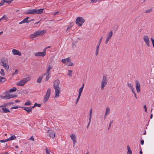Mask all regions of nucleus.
I'll use <instances>...</instances> for the list:
<instances>
[{"label":"nucleus","mask_w":154,"mask_h":154,"mask_svg":"<svg viewBox=\"0 0 154 154\" xmlns=\"http://www.w3.org/2000/svg\"><path fill=\"white\" fill-rule=\"evenodd\" d=\"M42 77L40 76L38 79L37 80V82L38 83H40L41 82L42 79Z\"/></svg>","instance_id":"obj_31"},{"label":"nucleus","mask_w":154,"mask_h":154,"mask_svg":"<svg viewBox=\"0 0 154 154\" xmlns=\"http://www.w3.org/2000/svg\"><path fill=\"white\" fill-rule=\"evenodd\" d=\"M151 39L152 44L153 47L154 48V39L152 37Z\"/></svg>","instance_id":"obj_42"},{"label":"nucleus","mask_w":154,"mask_h":154,"mask_svg":"<svg viewBox=\"0 0 154 154\" xmlns=\"http://www.w3.org/2000/svg\"><path fill=\"white\" fill-rule=\"evenodd\" d=\"M102 38H103V37H102L101 38H100V40H99V41L98 42V45H100V44L101 43V41H102Z\"/></svg>","instance_id":"obj_47"},{"label":"nucleus","mask_w":154,"mask_h":154,"mask_svg":"<svg viewBox=\"0 0 154 154\" xmlns=\"http://www.w3.org/2000/svg\"><path fill=\"white\" fill-rule=\"evenodd\" d=\"M107 79L106 76L105 75L103 76L102 80L101 81L100 88L101 90H103L104 87L107 84Z\"/></svg>","instance_id":"obj_4"},{"label":"nucleus","mask_w":154,"mask_h":154,"mask_svg":"<svg viewBox=\"0 0 154 154\" xmlns=\"http://www.w3.org/2000/svg\"><path fill=\"white\" fill-rule=\"evenodd\" d=\"M0 73L2 76H4L5 75V73H4V71L3 69H1V71L0 72Z\"/></svg>","instance_id":"obj_39"},{"label":"nucleus","mask_w":154,"mask_h":154,"mask_svg":"<svg viewBox=\"0 0 154 154\" xmlns=\"http://www.w3.org/2000/svg\"><path fill=\"white\" fill-rule=\"evenodd\" d=\"M17 90V88L15 87H13L12 88L10 89L9 91L10 92H13Z\"/></svg>","instance_id":"obj_33"},{"label":"nucleus","mask_w":154,"mask_h":154,"mask_svg":"<svg viewBox=\"0 0 154 154\" xmlns=\"http://www.w3.org/2000/svg\"><path fill=\"white\" fill-rule=\"evenodd\" d=\"M29 19V17H27L26 18L24 19L22 21L20 22L19 23V24H22V23H29L30 22V21H29V20H28Z\"/></svg>","instance_id":"obj_18"},{"label":"nucleus","mask_w":154,"mask_h":154,"mask_svg":"<svg viewBox=\"0 0 154 154\" xmlns=\"http://www.w3.org/2000/svg\"><path fill=\"white\" fill-rule=\"evenodd\" d=\"M46 32V31L45 30H38L31 35L30 37L31 38H33L38 36H42Z\"/></svg>","instance_id":"obj_2"},{"label":"nucleus","mask_w":154,"mask_h":154,"mask_svg":"<svg viewBox=\"0 0 154 154\" xmlns=\"http://www.w3.org/2000/svg\"><path fill=\"white\" fill-rule=\"evenodd\" d=\"M140 143L142 145H143L144 144V140L142 139L140 141Z\"/></svg>","instance_id":"obj_50"},{"label":"nucleus","mask_w":154,"mask_h":154,"mask_svg":"<svg viewBox=\"0 0 154 154\" xmlns=\"http://www.w3.org/2000/svg\"><path fill=\"white\" fill-rule=\"evenodd\" d=\"M128 86L131 89H133L134 88L133 87V85L131 84V83H128L127 84Z\"/></svg>","instance_id":"obj_30"},{"label":"nucleus","mask_w":154,"mask_h":154,"mask_svg":"<svg viewBox=\"0 0 154 154\" xmlns=\"http://www.w3.org/2000/svg\"><path fill=\"white\" fill-rule=\"evenodd\" d=\"M31 104V103L29 101H28L27 102L25 103L24 104L25 106H30Z\"/></svg>","instance_id":"obj_34"},{"label":"nucleus","mask_w":154,"mask_h":154,"mask_svg":"<svg viewBox=\"0 0 154 154\" xmlns=\"http://www.w3.org/2000/svg\"><path fill=\"white\" fill-rule=\"evenodd\" d=\"M18 107L17 106H14V107H12L11 108V109H17L18 108Z\"/></svg>","instance_id":"obj_51"},{"label":"nucleus","mask_w":154,"mask_h":154,"mask_svg":"<svg viewBox=\"0 0 154 154\" xmlns=\"http://www.w3.org/2000/svg\"><path fill=\"white\" fill-rule=\"evenodd\" d=\"M71 27H72V26H68V27L67 28V29H66V32H67V30H68L69 29H70V28H71Z\"/></svg>","instance_id":"obj_56"},{"label":"nucleus","mask_w":154,"mask_h":154,"mask_svg":"<svg viewBox=\"0 0 154 154\" xmlns=\"http://www.w3.org/2000/svg\"><path fill=\"white\" fill-rule=\"evenodd\" d=\"M71 61V60L69 57L62 59L61 60V62L63 63L68 66H72L73 65V63Z\"/></svg>","instance_id":"obj_5"},{"label":"nucleus","mask_w":154,"mask_h":154,"mask_svg":"<svg viewBox=\"0 0 154 154\" xmlns=\"http://www.w3.org/2000/svg\"><path fill=\"white\" fill-rule=\"evenodd\" d=\"M50 73H48L46 72L43 75L42 77L45 76V81H47L48 80H49V78L50 77Z\"/></svg>","instance_id":"obj_17"},{"label":"nucleus","mask_w":154,"mask_h":154,"mask_svg":"<svg viewBox=\"0 0 154 154\" xmlns=\"http://www.w3.org/2000/svg\"><path fill=\"white\" fill-rule=\"evenodd\" d=\"M49 136L52 139H53L55 137V134L53 131H51L49 134Z\"/></svg>","instance_id":"obj_26"},{"label":"nucleus","mask_w":154,"mask_h":154,"mask_svg":"<svg viewBox=\"0 0 154 154\" xmlns=\"http://www.w3.org/2000/svg\"><path fill=\"white\" fill-rule=\"evenodd\" d=\"M18 73V70L17 69H16L14 72L12 74V76L17 74Z\"/></svg>","instance_id":"obj_43"},{"label":"nucleus","mask_w":154,"mask_h":154,"mask_svg":"<svg viewBox=\"0 0 154 154\" xmlns=\"http://www.w3.org/2000/svg\"><path fill=\"white\" fill-rule=\"evenodd\" d=\"M29 140H31L33 141H34V140L33 136H32L29 139H28Z\"/></svg>","instance_id":"obj_44"},{"label":"nucleus","mask_w":154,"mask_h":154,"mask_svg":"<svg viewBox=\"0 0 154 154\" xmlns=\"http://www.w3.org/2000/svg\"><path fill=\"white\" fill-rule=\"evenodd\" d=\"M2 154H8V152H6L5 153H2Z\"/></svg>","instance_id":"obj_64"},{"label":"nucleus","mask_w":154,"mask_h":154,"mask_svg":"<svg viewBox=\"0 0 154 154\" xmlns=\"http://www.w3.org/2000/svg\"><path fill=\"white\" fill-rule=\"evenodd\" d=\"M99 45H97L96 47V50L95 52V55L96 56H97L98 54V52L99 51Z\"/></svg>","instance_id":"obj_25"},{"label":"nucleus","mask_w":154,"mask_h":154,"mask_svg":"<svg viewBox=\"0 0 154 154\" xmlns=\"http://www.w3.org/2000/svg\"><path fill=\"white\" fill-rule=\"evenodd\" d=\"M0 64L6 69H8L9 67L8 64V61L7 59L5 58L2 59L1 60V63Z\"/></svg>","instance_id":"obj_6"},{"label":"nucleus","mask_w":154,"mask_h":154,"mask_svg":"<svg viewBox=\"0 0 154 154\" xmlns=\"http://www.w3.org/2000/svg\"><path fill=\"white\" fill-rule=\"evenodd\" d=\"M92 109H91L90 110V113H89V119L91 120V117H92Z\"/></svg>","instance_id":"obj_35"},{"label":"nucleus","mask_w":154,"mask_h":154,"mask_svg":"<svg viewBox=\"0 0 154 154\" xmlns=\"http://www.w3.org/2000/svg\"><path fill=\"white\" fill-rule=\"evenodd\" d=\"M8 91H7L6 92V94L4 96H3L2 95H1V97L2 99H9L10 98L15 97L16 96L13 95H10L8 94Z\"/></svg>","instance_id":"obj_8"},{"label":"nucleus","mask_w":154,"mask_h":154,"mask_svg":"<svg viewBox=\"0 0 154 154\" xmlns=\"http://www.w3.org/2000/svg\"><path fill=\"white\" fill-rule=\"evenodd\" d=\"M146 134V131L145 130L144 132V133H143V135H145Z\"/></svg>","instance_id":"obj_63"},{"label":"nucleus","mask_w":154,"mask_h":154,"mask_svg":"<svg viewBox=\"0 0 154 154\" xmlns=\"http://www.w3.org/2000/svg\"><path fill=\"white\" fill-rule=\"evenodd\" d=\"M35 9L36 14H40L43 12V11L44 10L43 9Z\"/></svg>","instance_id":"obj_20"},{"label":"nucleus","mask_w":154,"mask_h":154,"mask_svg":"<svg viewBox=\"0 0 154 154\" xmlns=\"http://www.w3.org/2000/svg\"><path fill=\"white\" fill-rule=\"evenodd\" d=\"M7 142V139L0 140V142H2V143L5 142Z\"/></svg>","instance_id":"obj_49"},{"label":"nucleus","mask_w":154,"mask_h":154,"mask_svg":"<svg viewBox=\"0 0 154 154\" xmlns=\"http://www.w3.org/2000/svg\"><path fill=\"white\" fill-rule=\"evenodd\" d=\"M59 13V11L56 12L54 13L53 14L54 15H56L57 14Z\"/></svg>","instance_id":"obj_57"},{"label":"nucleus","mask_w":154,"mask_h":154,"mask_svg":"<svg viewBox=\"0 0 154 154\" xmlns=\"http://www.w3.org/2000/svg\"><path fill=\"white\" fill-rule=\"evenodd\" d=\"M82 93L79 92V95L78 97L80 98Z\"/></svg>","instance_id":"obj_58"},{"label":"nucleus","mask_w":154,"mask_h":154,"mask_svg":"<svg viewBox=\"0 0 154 154\" xmlns=\"http://www.w3.org/2000/svg\"><path fill=\"white\" fill-rule=\"evenodd\" d=\"M112 122H113V121L112 120L111 122H110L109 125V128H108V129H109L110 128V127L111 126V124L112 123Z\"/></svg>","instance_id":"obj_48"},{"label":"nucleus","mask_w":154,"mask_h":154,"mask_svg":"<svg viewBox=\"0 0 154 154\" xmlns=\"http://www.w3.org/2000/svg\"><path fill=\"white\" fill-rule=\"evenodd\" d=\"M84 84H83L82 87L79 88V92L82 93L84 88Z\"/></svg>","instance_id":"obj_29"},{"label":"nucleus","mask_w":154,"mask_h":154,"mask_svg":"<svg viewBox=\"0 0 154 154\" xmlns=\"http://www.w3.org/2000/svg\"><path fill=\"white\" fill-rule=\"evenodd\" d=\"M70 137L73 142V146H74L75 143L76 142V136L75 134H71L70 135Z\"/></svg>","instance_id":"obj_15"},{"label":"nucleus","mask_w":154,"mask_h":154,"mask_svg":"<svg viewBox=\"0 0 154 154\" xmlns=\"http://www.w3.org/2000/svg\"><path fill=\"white\" fill-rule=\"evenodd\" d=\"M135 84L137 91V93H139L140 92V82L138 80H136L135 81Z\"/></svg>","instance_id":"obj_12"},{"label":"nucleus","mask_w":154,"mask_h":154,"mask_svg":"<svg viewBox=\"0 0 154 154\" xmlns=\"http://www.w3.org/2000/svg\"><path fill=\"white\" fill-rule=\"evenodd\" d=\"M2 109L3 110V113H8L10 112L9 110L7 108H2Z\"/></svg>","instance_id":"obj_23"},{"label":"nucleus","mask_w":154,"mask_h":154,"mask_svg":"<svg viewBox=\"0 0 154 154\" xmlns=\"http://www.w3.org/2000/svg\"><path fill=\"white\" fill-rule=\"evenodd\" d=\"M13 0H5V2H6L7 3H10Z\"/></svg>","instance_id":"obj_41"},{"label":"nucleus","mask_w":154,"mask_h":154,"mask_svg":"<svg viewBox=\"0 0 154 154\" xmlns=\"http://www.w3.org/2000/svg\"><path fill=\"white\" fill-rule=\"evenodd\" d=\"M16 138V137L15 135H14L10 137H9L8 139H7V141H8L11 140H14Z\"/></svg>","instance_id":"obj_27"},{"label":"nucleus","mask_w":154,"mask_h":154,"mask_svg":"<svg viewBox=\"0 0 154 154\" xmlns=\"http://www.w3.org/2000/svg\"><path fill=\"white\" fill-rule=\"evenodd\" d=\"M131 91L134 94H135V91L134 90V88H133V89H131Z\"/></svg>","instance_id":"obj_53"},{"label":"nucleus","mask_w":154,"mask_h":154,"mask_svg":"<svg viewBox=\"0 0 154 154\" xmlns=\"http://www.w3.org/2000/svg\"><path fill=\"white\" fill-rule=\"evenodd\" d=\"M127 154H132V151L129 146H127Z\"/></svg>","instance_id":"obj_28"},{"label":"nucleus","mask_w":154,"mask_h":154,"mask_svg":"<svg viewBox=\"0 0 154 154\" xmlns=\"http://www.w3.org/2000/svg\"><path fill=\"white\" fill-rule=\"evenodd\" d=\"M51 90L50 88H48L47 91L46 95L44 97V102H46L49 99L51 93Z\"/></svg>","instance_id":"obj_9"},{"label":"nucleus","mask_w":154,"mask_h":154,"mask_svg":"<svg viewBox=\"0 0 154 154\" xmlns=\"http://www.w3.org/2000/svg\"><path fill=\"white\" fill-rule=\"evenodd\" d=\"M143 108H144L145 109V112H146L147 111V110H146V105H145L143 106Z\"/></svg>","instance_id":"obj_54"},{"label":"nucleus","mask_w":154,"mask_h":154,"mask_svg":"<svg viewBox=\"0 0 154 154\" xmlns=\"http://www.w3.org/2000/svg\"><path fill=\"white\" fill-rule=\"evenodd\" d=\"M113 35V32L112 31H109L107 33L106 35V39L105 43L107 44L109 40L111 39Z\"/></svg>","instance_id":"obj_11"},{"label":"nucleus","mask_w":154,"mask_h":154,"mask_svg":"<svg viewBox=\"0 0 154 154\" xmlns=\"http://www.w3.org/2000/svg\"><path fill=\"white\" fill-rule=\"evenodd\" d=\"M85 22L84 19L82 17H77L75 20V23L79 26H81L82 25V24Z\"/></svg>","instance_id":"obj_7"},{"label":"nucleus","mask_w":154,"mask_h":154,"mask_svg":"<svg viewBox=\"0 0 154 154\" xmlns=\"http://www.w3.org/2000/svg\"><path fill=\"white\" fill-rule=\"evenodd\" d=\"M5 2V0H2L0 3V6L3 5Z\"/></svg>","instance_id":"obj_40"},{"label":"nucleus","mask_w":154,"mask_h":154,"mask_svg":"<svg viewBox=\"0 0 154 154\" xmlns=\"http://www.w3.org/2000/svg\"><path fill=\"white\" fill-rule=\"evenodd\" d=\"M34 20L33 19H32L30 20H29V21H30V22L32 21H34Z\"/></svg>","instance_id":"obj_61"},{"label":"nucleus","mask_w":154,"mask_h":154,"mask_svg":"<svg viewBox=\"0 0 154 154\" xmlns=\"http://www.w3.org/2000/svg\"><path fill=\"white\" fill-rule=\"evenodd\" d=\"M152 11V9H148V10H147L145 11L144 13H150V12H151Z\"/></svg>","instance_id":"obj_38"},{"label":"nucleus","mask_w":154,"mask_h":154,"mask_svg":"<svg viewBox=\"0 0 154 154\" xmlns=\"http://www.w3.org/2000/svg\"><path fill=\"white\" fill-rule=\"evenodd\" d=\"M60 81L58 80H55L54 82L53 86L55 90V97H59L60 92L59 87Z\"/></svg>","instance_id":"obj_1"},{"label":"nucleus","mask_w":154,"mask_h":154,"mask_svg":"<svg viewBox=\"0 0 154 154\" xmlns=\"http://www.w3.org/2000/svg\"><path fill=\"white\" fill-rule=\"evenodd\" d=\"M91 121V120H90L89 119V122L88 123V126L87 127V128H88V126H89Z\"/></svg>","instance_id":"obj_55"},{"label":"nucleus","mask_w":154,"mask_h":154,"mask_svg":"<svg viewBox=\"0 0 154 154\" xmlns=\"http://www.w3.org/2000/svg\"><path fill=\"white\" fill-rule=\"evenodd\" d=\"M46 55V48H45L42 52H38L35 53V56L36 57H44Z\"/></svg>","instance_id":"obj_10"},{"label":"nucleus","mask_w":154,"mask_h":154,"mask_svg":"<svg viewBox=\"0 0 154 154\" xmlns=\"http://www.w3.org/2000/svg\"><path fill=\"white\" fill-rule=\"evenodd\" d=\"M46 154H50V152H49L47 148H46L45 149Z\"/></svg>","instance_id":"obj_45"},{"label":"nucleus","mask_w":154,"mask_h":154,"mask_svg":"<svg viewBox=\"0 0 154 154\" xmlns=\"http://www.w3.org/2000/svg\"><path fill=\"white\" fill-rule=\"evenodd\" d=\"M72 70H68V75H69V76L71 77L72 76L71 74L72 72Z\"/></svg>","instance_id":"obj_36"},{"label":"nucleus","mask_w":154,"mask_h":154,"mask_svg":"<svg viewBox=\"0 0 154 154\" xmlns=\"http://www.w3.org/2000/svg\"><path fill=\"white\" fill-rule=\"evenodd\" d=\"M72 47L73 48H74L76 47V45L75 44H73L72 45Z\"/></svg>","instance_id":"obj_59"},{"label":"nucleus","mask_w":154,"mask_h":154,"mask_svg":"<svg viewBox=\"0 0 154 154\" xmlns=\"http://www.w3.org/2000/svg\"><path fill=\"white\" fill-rule=\"evenodd\" d=\"M24 110L26 111L27 112L29 113L31 112L32 110V108L31 107H21Z\"/></svg>","instance_id":"obj_19"},{"label":"nucleus","mask_w":154,"mask_h":154,"mask_svg":"<svg viewBox=\"0 0 154 154\" xmlns=\"http://www.w3.org/2000/svg\"><path fill=\"white\" fill-rule=\"evenodd\" d=\"M35 106H38V107H39L41 106V104H38L36 103H35Z\"/></svg>","instance_id":"obj_46"},{"label":"nucleus","mask_w":154,"mask_h":154,"mask_svg":"<svg viewBox=\"0 0 154 154\" xmlns=\"http://www.w3.org/2000/svg\"><path fill=\"white\" fill-rule=\"evenodd\" d=\"M6 80V78L4 77H0V83L4 82Z\"/></svg>","instance_id":"obj_24"},{"label":"nucleus","mask_w":154,"mask_h":154,"mask_svg":"<svg viewBox=\"0 0 154 154\" xmlns=\"http://www.w3.org/2000/svg\"><path fill=\"white\" fill-rule=\"evenodd\" d=\"M26 14H36L35 9H30L28 10L26 12Z\"/></svg>","instance_id":"obj_16"},{"label":"nucleus","mask_w":154,"mask_h":154,"mask_svg":"<svg viewBox=\"0 0 154 154\" xmlns=\"http://www.w3.org/2000/svg\"><path fill=\"white\" fill-rule=\"evenodd\" d=\"M110 112V109L109 107H107L106 108L105 112V116L108 115Z\"/></svg>","instance_id":"obj_21"},{"label":"nucleus","mask_w":154,"mask_h":154,"mask_svg":"<svg viewBox=\"0 0 154 154\" xmlns=\"http://www.w3.org/2000/svg\"><path fill=\"white\" fill-rule=\"evenodd\" d=\"M12 54L14 55H17L20 56L21 55V53L18 50L14 49L12 51Z\"/></svg>","instance_id":"obj_14"},{"label":"nucleus","mask_w":154,"mask_h":154,"mask_svg":"<svg viewBox=\"0 0 154 154\" xmlns=\"http://www.w3.org/2000/svg\"><path fill=\"white\" fill-rule=\"evenodd\" d=\"M143 40L147 46L149 47V38L148 36L146 35H144L143 37Z\"/></svg>","instance_id":"obj_13"},{"label":"nucleus","mask_w":154,"mask_h":154,"mask_svg":"<svg viewBox=\"0 0 154 154\" xmlns=\"http://www.w3.org/2000/svg\"><path fill=\"white\" fill-rule=\"evenodd\" d=\"M2 20H7L8 17L6 16L5 15H4L2 18Z\"/></svg>","instance_id":"obj_37"},{"label":"nucleus","mask_w":154,"mask_h":154,"mask_svg":"<svg viewBox=\"0 0 154 154\" xmlns=\"http://www.w3.org/2000/svg\"><path fill=\"white\" fill-rule=\"evenodd\" d=\"M79 98H80L79 97H78V98H77V99H76V101L75 102V103H76V104H77L78 101H79Z\"/></svg>","instance_id":"obj_52"},{"label":"nucleus","mask_w":154,"mask_h":154,"mask_svg":"<svg viewBox=\"0 0 154 154\" xmlns=\"http://www.w3.org/2000/svg\"><path fill=\"white\" fill-rule=\"evenodd\" d=\"M134 97H135L136 98V99H137V95H136V94H134Z\"/></svg>","instance_id":"obj_60"},{"label":"nucleus","mask_w":154,"mask_h":154,"mask_svg":"<svg viewBox=\"0 0 154 154\" xmlns=\"http://www.w3.org/2000/svg\"><path fill=\"white\" fill-rule=\"evenodd\" d=\"M30 79V77L28 76L27 77L23 78L17 82V85L18 86H23Z\"/></svg>","instance_id":"obj_3"},{"label":"nucleus","mask_w":154,"mask_h":154,"mask_svg":"<svg viewBox=\"0 0 154 154\" xmlns=\"http://www.w3.org/2000/svg\"><path fill=\"white\" fill-rule=\"evenodd\" d=\"M9 105V104L8 103H5L1 106V107L2 108H6V107Z\"/></svg>","instance_id":"obj_32"},{"label":"nucleus","mask_w":154,"mask_h":154,"mask_svg":"<svg viewBox=\"0 0 154 154\" xmlns=\"http://www.w3.org/2000/svg\"><path fill=\"white\" fill-rule=\"evenodd\" d=\"M53 68V66H51L49 64L48 65V67L47 69L46 72L50 73V70H51V69H52Z\"/></svg>","instance_id":"obj_22"},{"label":"nucleus","mask_w":154,"mask_h":154,"mask_svg":"<svg viewBox=\"0 0 154 154\" xmlns=\"http://www.w3.org/2000/svg\"><path fill=\"white\" fill-rule=\"evenodd\" d=\"M140 153V154H142V153H143V152L142 151V150H140V152H139Z\"/></svg>","instance_id":"obj_62"}]
</instances>
